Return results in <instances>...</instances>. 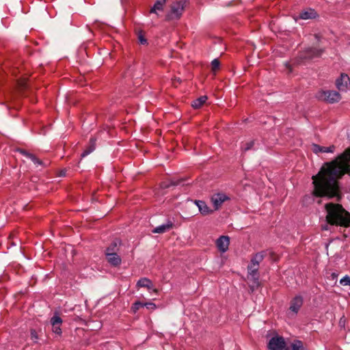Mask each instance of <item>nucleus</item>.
<instances>
[{
  "label": "nucleus",
  "instance_id": "6",
  "mask_svg": "<svg viewBox=\"0 0 350 350\" xmlns=\"http://www.w3.org/2000/svg\"><path fill=\"white\" fill-rule=\"evenodd\" d=\"M230 198L224 193H217L212 196L211 200L213 204L214 209L218 210L222 205V204L229 200Z\"/></svg>",
  "mask_w": 350,
  "mask_h": 350
},
{
  "label": "nucleus",
  "instance_id": "22",
  "mask_svg": "<svg viewBox=\"0 0 350 350\" xmlns=\"http://www.w3.org/2000/svg\"><path fill=\"white\" fill-rule=\"evenodd\" d=\"M290 350H301L303 348V343L300 340H295L292 344Z\"/></svg>",
  "mask_w": 350,
  "mask_h": 350
},
{
  "label": "nucleus",
  "instance_id": "37",
  "mask_svg": "<svg viewBox=\"0 0 350 350\" xmlns=\"http://www.w3.org/2000/svg\"><path fill=\"white\" fill-rule=\"evenodd\" d=\"M172 185H178V183H174V182H172Z\"/></svg>",
  "mask_w": 350,
  "mask_h": 350
},
{
  "label": "nucleus",
  "instance_id": "13",
  "mask_svg": "<svg viewBox=\"0 0 350 350\" xmlns=\"http://www.w3.org/2000/svg\"><path fill=\"white\" fill-rule=\"evenodd\" d=\"M317 14L313 9L308 8L301 11L299 14V18L303 20L312 19L316 18Z\"/></svg>",
  "mask_w": 350,
  "mask_h": 350
},
{
  "label": "nucleus",
  "instance_id": "27",
  "mask_svg": "<svg viewBox=\"0 0 350 350\" xmlns=\"http://www.w3.org/2000/svg\"><path fill=\"white\" fill-rule=\"evenodd\" d=\"M247 269H248V273H258V267L256 266V264L253 265V264L250 263V265L247 267Z\"/></svg>",
  "mask_w": 350,
  "mask_h": 350
},
{
  "label": "nucleus",
  "instance_id": "24",
  "mask_svg": "<svg viewBox=\"0 0 350 350\" xmlns=\"http://www.w3.org/2000/svg\"><path fill=\"white\" fill-rule=\"evenodd\" d=\"M144 305L142 302L140 301H135L133 306H131V311L133 313H136L137 312V310H139V309L141 308V307H143Z\"/></svg>",
  "mask_w": 350,
  "mask_h": 350
},
{
  "label": "nucleus",
  "instance_id": "30",
  "mask_svg": "<svg viewBox=\"0 0 350 350\" xmlns=\"http://www.w3.org/2000/svg\"><path fill=\"white\" fill-rule=\"evenodd\" d=\"M143 305H144V306H146L148 309H150L152 310H154L157 308L156 304L152 302L145 303V304H143Z\"/></svg>",
  "mask_w": 350,
  "mask_h": 350
},
{
  "label": "nucleus",
  "instance_id": "25",
  "mask_svg": "<svg viewBox=\"0 0 350 350\" xmlns=\"http://www.w3.org/2000/svg\"><path fill=\"white\" fill-rule=\"evenodd\" d=\"M220 66V63L218 59H215L211 62V69L212 71L215 72L217 70H219Z\"/></svg>",
  "mask_w": 350,
  "mask_h": 350
},
{
  "label": "nucleus",
  "instance_id": "12",
  "mask_svg": "<svg viewBox=\"0 0 350 350\" xmlns=\"http://www.w3.org/2000/svg\"><path fill=\"white\" fill-rule=\"evenodd\" d=\"M323 51L322 49L308 48L304 52V54L301 55V57L305 59L314 58L320 56L323 53Z\"/></svg>",
  "mask_w": 350,
  "mask_h": 350
},
{
  "label": "nucleus",
  "instance_id": "3",
  "mask_svg": "<svg viewBox=\"0 0 350 350\" xmlns=\"http://www.w3.org/2000/svg\"><path fill=\"white\" fill-rule=\"evenodd\" d=\"M185 6V1L180 0L174 2L170 7V10L166 15V20H178L183 14Z\"/></svg>",
  "mask_w": 350,
  "mask_h": 350
},
{
  "label": "nucleus",
  "instance_id": "11",
  "mask_svg": "<svg viewBox=\"0 0 350 350\" xmlns=\"http://www.w3.org/2000/svg\"><path fill=\"white\" fill-rule=\"evenodd\" d=\"M303 304V299L300 296L294 297L291 301L289 310L294 314H297Z\"/></svg>",
  "mask_w": 350,
  "mask_h": 350
},
{
  "label": "nucleus",
  "instance_id": "32",
  "mask_svg": "<svg viewBox=\"0 0 350 350\" xmlns=\"http://www.w3.org/2000/svg\"><path fill=\"white\" fill-rule=\"evenodd\" d=\"M138 40H139V42L142 44H146L147 41H146V39L144 38V35L142 34V32H140L139 34H138Z\"/></svg>",
  "mask_w": 350,
  "mask_h": 350
},
{
  "label": "nucleus",
  "instance_id": "28",
  "mask_svg": "<svg viewBox=\"0 0 350 350\" xmlns=\"http://www.w3.org/2000/svg\"><path fill=\"white\" fill-rule=\"evenodd\" d=\"M340 284L343 286H350V277L345 275L340 280Z\"/></svg>",
  "mask_w": 350,
  "mask_h": 350
},
{
  "label": "nucleus",
  "instance_id": "7",
  "mask_svg": "<svg viewBox=\"0 0 350 350\" xmlns=\"http://www.w3.org/2000/svg\"><path fill=\"white\" fill-rule=\"evenodd\" d=\"M336 85L340 91H346L350 85V79L347 74L342 73L336 79Z\"/></svg>",
  "mask_w": 350,
  "mask_h": 350
},
{
  "label": "nucleus",
  "instance_id": "31",
  "mask_svg": "<svg viewBox=\"0 0 350 350\" xmlns=\"http://www.w3.org/2000/svg\"><path fill=\"white\" fill-rule=\"evenodd\" d=\"M28 157L31 159V160L35 163V164H38V165H41L42 164V161L36 158L35 156L32 155V154H28Z\"/></svg>",
  "mask_w": 350,
  "mask_h": 350
},
{
  "label": "nucleus",
  "instance_id": "36",
  "mask_svg": "<svg viewBox=\"0 0 350 350\" xmlns=\"http://www.w3.org/2000/svg\"><path fill=\"white\" fill-rule=\"evenodd\" d=\"M322 230H328V226H327V224H326V225H325V226H322Z\"/></svg>",
  "mask_w": 350,
  "mask_h": 350
},
{
  "label": "nucleus",
  "instance_id": "21",
  "mask_svg": "<svg viewBox=\"0 0 350 350\" xmlns=\"http://www.w3.org/2000/svg\"><path fill=\"white\" fill-rule=\"evenodd\" d=\"M264 255L262 253L256 254L251 260L252 264H256V266L259 267V263L263 260Z\"/></svg>",
  "mask_w": 350,
  "mask_h": 350
},
{
  "label": "nucleus",
  "instance_id": "35",
  "mask_svg": "<svg viewBox=\"0 0 350 350\" xmlns=\"http://www.w3.org/2000/svg\"><path fill=\"white\" fill-rule=\"evenodd\" d=\"M331 277L333 280H335L338 278V274L336 273H332Z\"/></svg>",
  "mask_w": 350,
  "mask_h": 350
},
{
  "label": "nucleus",
  "instance_id": "9",
  "mask_svg": "<svg viewBox=\"0 0 350 350\" xmlns=\"http://www.w3.org/2000/svg\"><path fill=\"white\" fill-rule=\"evenodd\" d=\"M230 239L228 236H221L216 241V246L221 253H224L228 250Z\"/></svg>",
  "mask_w": 350,
  "mask_h": 350
},
{
  "label": "nucleus",
  "instance_id": "16",
  "mask_svg": "<svg viewBox=\"0 0 350 350\" xmlns=\"http://www.w3.org/2000/svg\"><path fill=\"white\" fill-rule=\"evenodd\" d=\"M248 274L249 275L247 276V278L250 282H252V284H250V288L253 291L256 288H257L260 285L259 275L258 273Z\"/></svg>",
  "mask_w": 350,
  "mask_h": 350
},
{
  "label": "nucleus",
  "instance_id": "26",
  "mask_svg": "<svg viewBox=\"0 0 350 350\" xmlns=\"http://www.w3.org/2000/svg\"><path fill=\"white\" fill-rule=\"evenodd\" d=\"M254 144V141L247 142L242 145L241 149L243 151L249 150L253 147Z\"/></svg>",
  "mask_w": 350,
  "mask_h": 350
},
{
  "label": "nucleus",
  "instance_id": "19",
  "mask_svg": "<svg viewBox=\"0 0 350 350\" xmlns=\"http://www.w3.org/2000/svg\"><path fill=\"white\" fill-rule=\"evenodd\" d=\"M207 96H202L193 101L191 105L195 109L200 108L207 100Z\"/></svg>",
  "mask_w": 350,
  "mask_h": 350
},
{
  "label": "nucleus",
  "instance_id": "34",
  "mask_svg": "<svg viewBox=\"0 0 350 350\" xmlns=\"http://www.w3.org/2000/svg\"><path fill=\"white\" fill-rule=\"evenodd\" d=\"M117 247V244L116 243H113L110 245L109 247H111L112 250H111V252H115L116 247Z\"/></svg>",
  "mask_w": 350,
  "mask_h": 350
},
{
  "label": "nucleus",
  "instance_id": "23",
  "mask_svg": "<svg viewBox=\"0 0 350 350\" xmlns=\"http://www.w3.org/2000/svg\"><path fill=\"white\" fill-rule=\"evenodd\" d=\"M51 323L52 325H62V320L58 315L55 314L51 319Z\"/></svg>",
  "mask_w": 350,
  "mask_h": 350
},
{
  "label": "nucleus",
  "instance_id": "14",
  "mask_svg": "<svg viewBox=\"0 0 350 350\" xmlns=\"http://www.w3.org/2000/svg\"><path fill=\"white\" fill-rule=\"evenodd\" d=\"M312 151L318 154L319 152H330L332 153L335 150V146L332 145L329 147L321 146L318 144H312Z\"/></svg>",
  "mask_w": 350,
  "mask_h": 350
},
{
  "label": "nucleus",
  "instance_id": "33",
  "mask_svg": "<svg viewBox=\"0 0 350 350\" xmlns=\"http://www.w3.org/2000/svg\"><path fill=\"white\" fill-rule=\"evenodd\" d=\"M31 339L34 341V342H36V340L38 339V335H37V333L35 330H31Z\"/></svg>",
  "mask_w": 350,
  "mask_h": 350
},
{
  "label": "nucleus",
  "instance_id": "1",
  "mask_svg": "<svg viewBox=\"0 0 350 350\" xmlns=\"http://www.w3.org/2000/svg\"><path fill=\"white\" fill-rule=\"evenodd\" d=\"M350 148L336 159L325 163L319 173L312 176L314 189L313 194L317 197L333 198L338 196V180L350 172Z\"/></svg>",
  "mask_w": 350,
  "mask_h": 350
},
{
  "label": "nucleus",
  "instance_id": "10",
  "mask_svg": "<svg viewBox=\"0 0 350 350\" xmlns=\"http://www.w3.org/2000/svg\"><path fill=\"white\" fill-rule=\"evenodd\" d=\"M137 286L147 288L150 292L152 291L156 294L158 293V290L153 287L152 281L147 278H142L139 279L137 282Z\"/></svg>",
  "mask_w": 350,
  "mask_h": 350
},
{
  "label": "nucleus",
  "instance_id": "4",
  "mask_svg": "<svg viewBox=\"0 0 350 350\" xmlns=\"http://www.w3.org/2000/svg\"><path fill=\"white\" fill-rule=\"evenodd\" d=\"M317 97L319 100L329 103H338L341 99L340 94L334 90L321 91Z\"/></svg>",
  "mask_w": 350,
  "mask_h": 350
},
{
  "label": "nucleus",
  "instance_id": "8",
  "mask_svg": "<svg viewBox=\"0 0 350 350\" xmlns=\"http://www.w3.org/2000/svg\"><path fill=\"white\" fill-rule=\"evenodd\" d=\"M111 250H112L111 247H107L105 252L108 262L113 266L120 265L122 262L121 258L116 252H111Z\"/></svg>",
  "mask_w": 350,
  "mask_h": 350
},
{
  "label": "nucleus",
  "instance_id": "5",
  "mask_svg": "<svg viewBox=\"0 0 350 350\" xmlns=\"http://www.w3.org/2000/svg\"><path fill=\"white\" fill-rule=\"evenodd\" d=\"M268 347L270 350H290L282 336H275L270 339Z\"/></svg>",
  "mask_w": 350,
  "mask_h": 350
},
{
  "label": "nucleus",
  "instance_id": "20",
  "mask_svg": "<svg viewBox=\"0 0 350 350\" xmlns=\"http://www.w3.org/2000/svg\"><path fill=\"white\" fill-rule=\"evenodd\" d=\"M95 149V139H91L90 142L89 147L84 150V152L81 154L82 157H85L88 155Z\"/></svg>",
  "mask_w": 350,
  "mask_h": 350
},
{
  "label": "nucleus",
  "instance_id": "18",
  "mask_svg": "<svg viewBox=\"0 0 350 350\" xmlns=\"http://www.w3.org/2000/svg\"><path fill=\"white\" fill-rule=\"evenodd\" d=\"M166 1L167 0H157L154 6L150 10V13L157 14V11L163 10Z\"/></svg>",
  "mask_w": 350,
  "mask_h": 350
},
{
  "label": "nucleus",
  "instance_id": "17",
  "mask_svg": "<svg viewBox=\"0 0 350 350\" xmlns=\"http://www.w3.org/2000/svg\"><path fill=\"white\" fill-rule=\"evenodd\" d=\"M172 228V223H168V224H163L161 226H159L154 228L152 230V232L153 233L162 234V233H164V232L168 231Z\"/></svg>",
  "mask_w": 350,
  "mask_h": 350
},
{
  "label": "nucleus",
  "instance_id": "29",
  "mask_svg": "<svg viewBox=\"0 0 350 350\" xmlns=\"http://www.w3.org/2000/svg\"><path fill=\"white\" fill-rule=\"evenodd\" d=\"M53 326V332L57 334L61 335L62 334V329H61V325H52Z\"/></svg>",
  "mask_w": 350,
  "mask_h": 350
},
{
  "label": "nucleus",
  "instance_id": "15",
  "mask_svg": "<svg viewBox=\"0 0 350 350\" xmlns=\"http://www.w3.org/2000/svg\"><path fill=\"white\" fill-rule=\"evenodd\" d=\"M195 204L198 207L201 214L204 215L211 214L213 212V211L211 209L204 201L196 200Z\"/></svg>",
  "mask_w": 350,
  "mask_h": 350
},
{
  "label": "nucleus",
  "instance_id": "2",
  "mask_svg": "<svg viewBox=\"0 0 350 350\" xmlns=\"http://www.w3.org/2000/svg\"><path fill=\"white\" fill-rule=\"evenodd\" d=\"M327 212L326 221L328 224L345 228L350 226V213L342 205L327 203L325 205Z\"/></svg>",
  "mask_w": 350,
  "mask_h": 350
}]
</instances>
